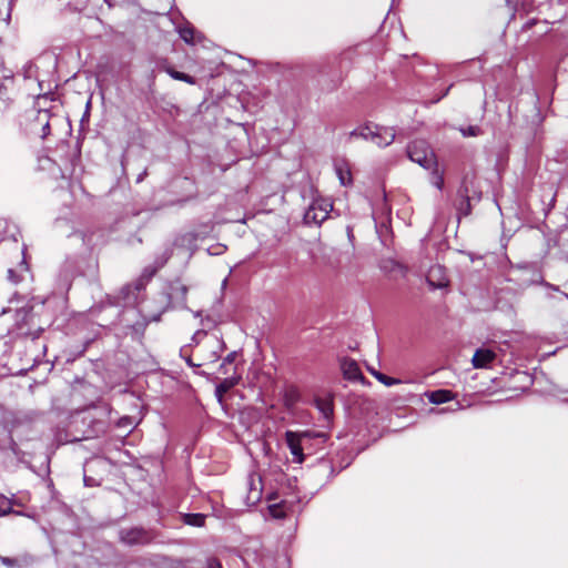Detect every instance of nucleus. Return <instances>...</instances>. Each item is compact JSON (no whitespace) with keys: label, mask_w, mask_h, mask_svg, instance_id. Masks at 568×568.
Here are the masks:
<instances>
[{"label":"nucleus","mask_w":568,"mask_h":568,"mask_svg":"<svg viewBox=\"0 0 568 568\" xmlns=\"http://www.w3.org/2000/svg\"><path fill=\"white\" fill-rule=\"evenodd\" d=\"M459 131L463 134V136H478L481 133V129L478 125L460 128Z\"/></svg>","instance_id":"obj_24"},{"label":"nucleus","mask_w":568,"mask_h":568,"mask_svg":"<svg viewBox=\"0 0 568 568\" xmlns=\"http://www.w3.org/2000/svg\"><path fill=\"white\" fill-rule=\"evenodd\" d=\"M315 405L325 418H329L333 414V400L329 397H317L315 398Z\"/></svg>","instance_id":"obj_17"},{"label":"nucleus","mask_w":568,"mask_h":568,"mask_svg":"<svg viewBox=\"0 0 568 568\" xmlns=\"http://www.w3.org/2000/svg\"><path fill=\"white\" fill-rule=\"evenodd\" d=\"M13 514L31 519H37L39 513L34 508L26 506L23 499H0V517Z\"/></svg>","instance_id":"obj_4"},{"label":"nucleus","mask_w":568,"mask_h":568,"mask_svg":"<svg viewBox=\"0 0 568 568\" xmlns=\"http://www.w3.org/2000/svg\"><path fill=\"white\" fill-rule=\"evenodd\" d=\"M205 515L204 514H183V523L189 526L193 527H202L205 521Z\"/></svg>","instance_id":"obj_18"},{"label":"nucleus","mask_w":568,"mask_h":568,"mask_svg":"<svg viewBox=\"0 0 568 568\" xmlns=\"http://www.w3.org/2000/svg\"><path fill=\"white\" fill-rule=\"evenodd\" d=\"M373 135H374V124H366L364 126H359L355 130H353L351 133H349V136L348 139L352 140V139H363V140H371L373 141Z\"/></svg>","instance_id":"obj_15"},{"label":"nucleus","mask_w":568,"mask_h":568,"mask_svg":"<svg viewBox=\"0 0 568 568\" xmlns=\"http://www.w3.org/2000/svg\"><path fill=\"white\" fill-rule=\"evenodd\" d=\"M8 280L13 284H18L23 280V276L20 273H18L16 270L9 268L8 270Z\"/></svg>","instance_id":"obj_27"},{"label":"nucleus","mask_w":568,"mask_h":568,"mask_svg":"<svg viewBox=\"0 0 568 568\" xmlns=\"http://www.w3.org/2000/svg\"><path fill=\"white\" fill-rule=\"evenodd\" d=\"M168 568H187V558H165Z\"/></svg>","instance_id":"obj_22"},{"label":"nucleus","mask_w":568,"mask_h":568,"mask_svg":"<svg viewBox=\"0 0 568 568\" xmlns=\"http://www.w3.org/2000/svg\"><path fill=\"white\" fill-rule=\"evenodd\" d=\"M165 72L174 80L183 81L189 84H195V79L186 73L174 70L171 67L165 68Z\"/></svg>","instance_id":"obj_21"},{"label":"nucleus","mask_w":568,"mask_h":568,"mask_svg":"<svg viewBox=\"0 0 568 568\" xmlns=\"http://www.w3.org/2000/svg\"><path fill=\"white\" fill-rule=\"evenodd\" d=\"M182 290H183V293L185 294L186 293V287L183 286Z\"/></svg>","instance_id":"obj_34"},{"label":"nucleus","mask_w":568,"mask_h":568,"mask_svg":"<svg viewBox=\"0 0 568 568\" xmlns=\"http://www.w3.org/2000/svg\"><path fill=\"white\" fill-rule=\"evenodd\" d=\"M367 369L369 371V373L376 378V374H382L381 372L376 371L375 368L373 367H367Z\"/></svg>","instance_id":"obj_31"},{"label":"nucleus","mask_w":568,"mask_h":568,"mask_svg":"<svg viewBox=\"0 0 568 568\" xmlns=\"http://www.w3.org/2000/svg\"><path fill=\"white\" fill-rule=\"evenodd\" d=\"M20 270H21V271H24V272H27V271H28V266H27V264H26V262H24V261H22V262L20 263Z\"/></svg>","instance_id":"obj_32"},{"label":"nucleus","mask_w":568,"mask_h":568,"mask_svg":"<svg viewBox=\"0 0 568 568\" xmlns=\"http://www.w3.org/2000/svg\"><path fill=\"white\" fill-rule=\"evenodd\" d=\"M300 400V392L296 387H288L284 393V405L292 408Z\"/></svg>","instance_id":"obj_19"},{"label":"nucleus","mask_w":568,"mask_h":568,"mask_svg":"<svg viewBox=\"0 0 568 568\" xmlns=\"http://www.w3.org/2000/svg\"><path fill=\"white\" fill-rule=\"evenodd\" d=\"M459 201L457 211L459 215L467 216L471 212V202H479L481 194L475 189L474 181L464 179L463 185L458 190Z\"/></svg>","instance_id":"obj_3"},{"label":"nucleus","mask_w":568,"mask_h":568,"mask_svg":"<svg viewBox=\"0 0 568 568\" xmlns=\"http://www.w3.org/2000/svg\"><path fill=\"white\" fill-rule=\"evenodd\" d=\"M268 514L274 519H283L287 516L286 499H281L280 503L268 505Z\"/></svg>","instance_id":"obj_16"},{"label":"nucleus","mask_w":568,"mask_h":568,"mask_svg":"<svg viewBox=\"0 0 568 568\" xmlns=\"http://www.w3.org/2000/svg\"><path fill=\"white\" fill-rule=\"evenodd\" d=\"M37 121L42 125L41 138H47L50 134V113L48 111H39Z\"/></svg>","instance_id":"obj_20"},{"label":"nucleus","mask_w":568,"mask_h":568,"mask_svg":"<svg viewBox=\"0 0 568 568\" xmlns=\"http://www.w3.org/2000/svg\"><path fill=\"white\" fill-rule=\"evenodd\" d=\"M426 397L432 404H443L454 399V394L448 389H437L426 393Z\"/></svg>","instance_id":"obj_14"},{"label":"nucleus","mask_w":568,"mask_h":568,"mask_svg":"<svg viewBox=\"0 0 568 568\" xmlns=\"http://www.w3.org/2000/svg\"><path fill=\"white\" fill-rule=\"evenodd\" d=\"M395 138L396 132L394 128L374 124V135L372 142H374L377 146H388L394 142Z\"/></svg>","instance_id":"obj_8"},{"label":"nucleus","mask_w":568,"mask_h":568,"mask_svg":"<svg viewBox=\"0 0 568 568\" xmlns=\"http://www.w3.org/2000/svg\"><path fill=\"white\" fill-rule=\"evenodd\" d=\"M332 209L333 204L328 200H314L304 214V221L320 225L328 217Z\"/></svg>","instance_id":"obj_5"},{"label":"nucleus","mask_w":568,"mask_h":568,"mask_svg":"<svg viewBox=\"0 0 568 568\" xmlns=\"http://www.w3.org/2000/svg\"><path fill=\"white\" fill-rule=\"evenodd\" d=\"M241 381V376L240 375H233V376H230V377H226L224 379H222L217 385H216V388H215V396L219 400V403H222L223 402V397L224 395L231 389L233 388L234 386H236Z\"/></svg>","instance_id":"obj_12"},{"label":"nucleus","mask_w":568,"mask_h":568,"mask_svg":"<svg viewBox=\"0 0 568 568\" xmlns=\"http://www.w3.org/2000/svg\"><path fill=\"white\" fill-rule=\"evenodd\" d=\"M443 178L442 176H437V181L435 182V185L438 187V189H442L443 186Z\"/></svg>","instance_id":"obj_30"},{"label":"nucleus","mask_w":568,"mask_h":568,"mask_svg":"<svg viewBox=\"0 0 568 568\" xmlns=\"http://www.w3.org/2000/svg\"><path fill=\"white\" fill-rule=\"evenodd\" d=\"M84 483H85V485H87V486L91 485V484L89 483V479H88L87 477H84Z\"/></svg>","instance_id":"obj_33"},{"label":"nucleus","mask_w":568,"mask_h":568,"mask_svg":"<svg viewBox=\"0 0 568 568\" xmlns=\"http://www.w3.org/2000/svg\"><path fill=\"white\" fill-rule=\"evenodd\" d=\"M336 172L342 185H347L352 182L351 172L348 170L337 168Z\"/></svg>","instance_id":"obj_26"},{"label":"nucleus","mask_w":568,"mask_h":568,"mask_svg":"<svg viewBox=\"0 0 568 568\" xmlns=\"http://www.w3.org/2000/svg\"><path fill=\"white\" fill-rule=\"evenodd\" d=\"M120 539L129 546L148 545L152 541L153 536L142 527H133L120 530Z\"/></svg>","instance_id":"obj_7"},{"label":"nucleus","mask_w":568,"mask_h":568,"mask_svg":"<svg viewBox=\"0 0 568 568\" xmlns=\"http://www.w3.org/2000/svg\"><path fill=\"white\" fill-rule=\"evenodd\" d=\"M376 379L384 384L385 386H394L400 384V381L394 377H389L385 374H376Z\"/></svg>","instance_id":"obj_25"},{"label":"nucleus","mask_w":568,"mask_h":568,"mask_svg":"<svg viewBox=\"0 0 568 568\" xmlns=\"http://www.w3.org/2000/svg\"><path fill=\"white\" fill-rule=\"evenodd\" d=\"M187 568H223L220 559L214 556L205 558H187Z\"/></svg>","instance_id":"obj_13"},{"label":"nucleus","mask_w":568,"mask_h":568,"mask_svg":"<svg viewBox=\"0 0 568 568\" xmlns=\"http://www.w3.org/2000/svg\"><path fill=\"white\" fill-rule=\"evenodd\" d=\"M236 356H237L236 352H232V353H230V354H229V355L223 359V363L221 364L220 369H221V371H223V373H224V374H226V373H227V372H226V369H225V366H226L227 364H232V363L235 361Z\"/></svg>","instance_id":"obj_28"},{"label":"nucleus","mask_w":568,"mask_h":568,"mask_svg":"<svg viewBox=\"0 0 568 568\" xmlns=\"http://www.w3.org/2000/svg\"><path fill=\"white\" fill-rule=\"evenodd\" d=\"M0 562L9 568H13L18 566V559L4 557L0 555Z\"/></svg>","instance_id":"obj_29"},{"label":"nucleus","mask_w":568,"mask_h":568,"mask_svg":"<svg viewBox=\"0 0 568 568\" xmlns=\"http://www.w3.org/2000/svg\"><path fill=\"white\" fill-rule=\"evenodd\" d=\"M312 438H318L324 440L325 435L312 434L311 432H293L287 430L285 433V442L292 454V460L296 464H302L305 460L304 449L308 448V442Z\"/></svg>","instance_id":"obj_1"},{"label":"nucleus","mask_w":568,"mask_h":568,"mask_svg":"<svg viewBox=\"0 0 568 568\" xmlns=\"http://www.w3.org/2000/svg\"><path fill=\"white\" fill-rule=\"evenodd\" d=\"M180 37L186 42L192 43L194 40V30L191 27H183L180 29Z\"/></svg>","instance_id":"obj_23"},{"label":"nucleus","mask_w":568,"mask_h":568,"mask_svg":"<svg viewBox=\"0 0 568 568\" xmlns=\"http://www.w3.org/2000/svg\"><path fill=\"white\" fill-rule=\"evenodd\" d=\"M341 369L343 372L344 378L352 382H363L364 376L357 365V363L352 358H344L341 362Z\"/></svg>","instance_id":"obj_9"},{"label":"nucleus","mask_w":568,"mask_h":568,"mask_svg":"<svg viewBox=\"0 0 568 568\" xmlns=\"http://www.w3.org/2000/svg\"><path fill=\"white\" fill-rule=\"evenodd\" d=\"M427 282L434 288H443L448 285V278L445 275L444 268L439 265L430 267L427 274Z\"/></svg>","instance_id":"obj_10"},{"label":"nucleus","mask_w":568,"mask_h":568,"mask_svg":"<svg viewBox=\"0 0 568 568\" xmlns=\"http://www.w3.org/2000/svg\"><path fill=\"white\" fill-rule=\"evenodd\" d=\"M34 324V315L30 308L21 307L16 312V325L21 335L31 336L32 338L39 337L42 328L39 326L36 331L24 328L26 326Z\"/></svg>","instance_id":"obj_6"},{"label":"nucleus","mask_w":568,"mask_h":568,"mask_svg":"<svg viewBox=\"0 0 568 568\" xmlns=\"http://www.w3.org/2000/svg\"><path fill=\"white\" fill-rule=\"evenodd\" d=\"M495 358L496 354L491 349L478 348L473 356L471 363L475 368H486Z\"/></svg>","instance_id":"obj_11"},{"label":"nucleus","mask_w":568,"mask_h":568,"mask_svg":"<svg viewBox=\"0 0 568 568\" xmlns=\"http://www.w3.org/2000/svg\"><path fill=\"white\" fill-rule=\"evenodd\" d=\"M407 156L424 169H432L436 165V156L428 143L424 140H416L408 144Z\"/></svg>","instance_id":"obj_2"}]
</instances>
